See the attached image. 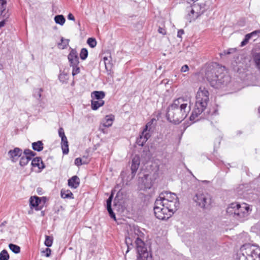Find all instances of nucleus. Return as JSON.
Here are the masks:
<instances>
[{"instance_id": "27", "label": "nucleus", "mask_w": 260, "mask_h": 260, "mask_svg": "<svg viewBox=\"0 0 260 260\" xmlns=\"http://www.w3.org/2000/svg\"><path fill=\"white\" fill-rule=\"evenodd\" d=\"M73 194L69 190H61V197L62 198H73Z\"/></svg>"}, {"instance_id": "17", "label": "nucleus", "mask_w": 260, "mask_h": 260, "mask_svg": "<svg viewBox=\"0 0 260 260\" xmlns=\"http://www.w3.org/2000/svg\"><path fill=\"white\" fill-rule=\"evenodd\" d=\"M142 183L144 185L145 188H150L152 186V181L149 175L147 174L145 175L142 178Z\"/></svg>"}, {"instance_id": "31", "label": "nucleus", "mask_w": 260, "mask_h": 260, "mask_svg": "<svg viewBox=\"0 0 260 260\" xmlns=\"http://www.w3.org/2000/svg\"><path fill=\"white\" fill-rule=\"evenodd\" d=\"M9 254L5 249L3 250L0 253V260H8Z\"/></svg>"}, {"instance_id": "44", "label": "nucleus", "mask_w": 260, "mask_h": 260, "mask_svg": "<svg viewBox=\"0 0 260 260\" xmlns=\"http://www.w3.org/2000/svg\"><path fill=\"white\" fill-rule=\"evenodd\" d=\"M84 164H85V162H83L82 159L81 158H77L75 160V164L77 166H81Z\"/></svg>"}, {"instance_id": "16", "label": "nucleus", "mask_w": 260, "mask_h": 260, "mask_svg": "<svg viewBox=\"0 0 260 260\" xmlns=\"http://www.w3.org/2000/svg\"><path fill=\"white\" fill-rule=\"evenodd\" d=\"M115 117L112 114L106 115L102 121V124L104 127H110L112 124Z\"/></svg>"}, {"instance_id": "20", "label": "nucleus", "mask_w": 260, "mask_h": 260, "mask_svg": "<svg viewBox=\"0 0 260 260\" xmlns=\"http://www.w3.org/2000/svg\"><path fill=\"white\" fill-rule=\"evenodd\" d=\"M259 33H260V30H257L253 31L250 34H246L245 36L244 39L243 40V41H242V42L241 43V46H244L246 45L252 37H253L255 35H256L257 34H259Z\"/></svg>"}, {"instance_id": "49", "label": "nucleus", "mask_w": 260, "mask_h": 260, "mask_svg": "<svg viewBox=\"0 0 260 260\" xmlns=\"http://www.w3.org/2000/svg\"><path fill=\"white\" fill-rule=\"evenodd\" d=\"M189 68L187 65H184L182 67L181 71L182 72H186L188 70Z\"/></svg>"}, {"instance_id": "4", "label": "nucleus", "mask_w": 260, "mask_h": 260, "mask_svg": "<svg viewBox=\"0 0 260 260\" xmlns=\"http://www.w3.org/2000/svg\"><path fill=\"white\" fill-rule=\"evenodd\" d=\"M237 260H260V247L246 243L243 245L237 253Z\"/></svg>"}, {"instance_id": "54", "label": "nucleus", "mask_w": 260, "mask_h": 260, "mask_svg": "<svg viewBox=\"0 0 260 260\" xmlns=\"http://www.w3.org/2000/svg\"><path fill=\"white\" fill-rule=\"evenodd\" d=\"M5 24V20H3L2 21L0 22V28L2 27H3Z\"/></svg>"}, {"instance_id": "7", "label": "nucleus", "mask_w": 260, "mask_h": 260, "mask_svg": "<svg viewBox=\"0 0 260 260\" xmlns=\"http://www.w3.org/2000/svg\"><path fill=\"white\" fill-rule=\"evenodd\" d=\"M153 210L157 218L160 220H166L169 219L177 210L170 208L169 206H165L162 203L160 204V205H158L157 204V201L156 200Z\"/></svg>"}, {"instance_id": "18", "label": "nucleus", "mask_w": 260, "mask_h": 260, "mask_svg": "<svg viewBox=\"0 0 260 260\" xmlns=\"http://www.w3.org/2000/svg\"><path fill=\"white\" fill-rule=\"evenodd\" d=\"M187 11L188 13L186 15V18L190 22L195 20L199 17L195 12H193L190 7L187 8Z\"/></svg>"}, {"instance_id": "22", "label": "nucleus", "mask_w": 260, "mask_h": 260, "mask_svg": "<svg viewBox=\"0 0 260 260\" xmlns=\"http://www.w3.org/2000/svg\"><path fill=\"white\" fill-rule=\"evenodd\" d=\"M105 102L103 100H95L91 101V108L93 110H98L100 107L104 105Z\"/></svg>"}, {"instance_id": "3", "label": "nucleus", "mask_w": 260, "mask_h": 260, "mask_svg": "<svg viewBox=\"0 0 260 260\" xmlns=\"http://www.w3.org/2000/svg\"><path fill=\"white\" fill-rule=\"evenodd\" d=\"M209 94L205 87H200L197 93L195 108L189 118L191 121L194 120L205 109L209 101Z\"/></svg>"}, {"instance_id": "2", "label": "nucleus", "mask_w": 260, "mask_h": 260, "mask_svg": "<svg viewBox=\"0 0 260 260\" xmlns=\"http://www.w3.org/2000/svg\"><path fill=\"white\" fill-rule=\"evenodd\" d=\"M224 67L218 64L208 68L206 72V77L211 86L215 88H220L230 81V78L223 72Z\"/></svg>"}, {"instance_id": "19", "label": "nucleus", "mask_w": 260, "mask_h": 260, "mask_svg": "<svg viewBox=\"0 0 260 260\" xmlns=\"http://www.w3.org/2000/svg\"><path fill=\"white\" fill-rule=\"evenodd\" d=\"M32 167H37L39 169H43L45 168L44 164L41 157H37L34 158L31 161Z\"/></svg>"}, {"instance_id": "12", "label": "nucleus", "mask_w": 260, "mask_h": 260, "mask_svg": "<svg viewBox=\"0 0 260 260\" xmlns=\"http://www.w3.org/2000/svg\"><path fill=\"white\" fill-rule=\"evenodd\" d=\"M22 150L18 147L15 148L13 150H10L8 152V155L13 162H16L18 158L22 156Z\"/></svg>"}, {"instance_id": "40", "label": "nucleus", "mask_w": 260, "mask_h": 260, "mask_svg": "<svg viewBox=\"0 0 260 260\" xmlns=\"http://www.w3.org/2000/svg\"><path fill=\"white\" fill-rule=\"evenodd\" d=\"M42 88H38L35 90L34 95L35 98L39 100L42 96Z\"/></svg>"}, {"instance_id": "11", "label": "nucleus", "mask_w": 260, "mask_h": 260, "mask_svg": "<svg viewBox=\"0 0 260 260\" xmlns=\"http://www.w3.org/2000/svg\"><path fill=\"white\" fill-rule=\"evenodd\" d=\"M68 58L70 62V66L79 65V61L78 54L75 49H72L68 56Z\"/></svg>"}, {"instance_id": "1", "label": "nucleus", "mask_w": 260, "mask_h": 260, "mask_svg": "<svg viewBox=\"0 0 260 260\" xmlns=\"http://www.w3.org/2000/svg\"><path fill=\"white\" fill-rule=\"evenodd\" d=\"M190 110L188 101L183 98L175 100L169 106L167 113L168 120L175 124H178L184 120Z\"/></svg>"}, {"instance_id": "24", "label": "nucleus", "mask_w": 260, "mask_h": 260, "mask_svg": "<svg viewBox=\"0 0 260 260\" xmlns=\"http://www.w3.org/2000/svg\"><path fill=\"white\" fill-rule=\"evenodd\" d=\"M105 96V92L102 91H94L91 93V96L96 100H103Z\"/></svg>"}, {"instance_id": "10", "label": "nucleus", "mask_w": 260, "mask_h": 260, "mask_svg": "<svg viewBox=\"0 0 260 260\" xmlns=\"http://www.w3.org/2000/svg\"><path fill=\"white\" fill-rule=\"evenodd\" d=\"M136 246L138 254L142 257H148V252L147 248L145 247L144 242L141 239V238L137 237L136 239L134 240Z\"/></svg>"}, {"instance_id": "13", "label": "nucleus", "mask_w": 260, "mask_h": 260, "mask_svg": "<svg viewBox=\"0 0 260 260\" xmlns=\"http://www.w3.org/2000/svg\"><path fill=\"white\" fill-rule=\"evenodd\" d=\"M41 198L37 196L31 197L29 199L30 208H35L37 210H41L39 205L41 203Z\"/></svg>"}, {"instance_id": "45", "label": "nucleus", "mask_w": 260, "mask_h": 260, "mask_svg": "<svg viewBox=\"0 0 260 260\" xmlns=\"http://www.w3.org/2000/svg\"><path fill=\"white\" fill-rule=\"evenodd\" d=\"M58 134L61 139H62L63 137H66L64 134V130L63 128L60 127L58 129Z\"/></svg>"}, {"instance_id": "46", "label": "nucleus", "mask_w": 260, "mask_h": 260, "mask_svg": "<svg viewBox=\"0 0 260 260\" xmlns=\"http://www.w3.org/2000/svg\"><path fill=\"white\" fill-rule=\"evenodd\" d=\"M107 210L109 213L110 217L112 218H113L114 220H115L116 219L115 215L114 213L113 212L112 208H111V210H110L109 208H108Z\"/></svg>"}, {"instance_id": "47", "label": "nucleus", "mask_w": 260, "mask_h": 260, "mask_svg": "<svg viewBox=\"0 0 260 260\" xmlns=\"http://www.w3.org/2000/svg\"><path fill=\"white\" fill-rule=\"evenodd\" d=\"M51 249L49 248H46V249L43 251L45 253V255L47 257H49L51 254Z\"/></svg>"}, {"instance_id": "5", "label": "nucleus", "mask_w": 260, "mask_h": 260, "mask_svg": "<svg viewBox=\"0 0 260 260\" xmlns=\"http://www.w3.org/2000/svg\"><path fill=\"white\" fill-rule=\"evenodd\" d=\"M251 211L249 206L246 203L239 204L237 203L231 204L226 209V213L236 219L243 221Z\"/></svg>"}, {"instance_id": "25", "label": "nucleus", "mask_w": 260, "mask_h": 260, "mask_svg": "<svg viewBox=\"0 0 260 260\" xmlns=\"http://www.w3.org/2000/svg\"><path fill=\"white\" fill-rule=\"evenodd\" d=\"M7 2L6 0H0V16L5 17L6 14Z\"/></svg>"}, {"instance_id": "38", "label": "nucleus", "mask_w": 260, "mask_h": 260, "mask_svg": "<svg viewBox=\"0 0 260 260\" xmlns=\"http://www.w3.org/2000/svg\"><path fill=\"white\" fill-rule=\"evenodd\" d=\"M254 60L257 68L260 69V53H256L254 55Z\"/></svg>"}, {"instance_id": "48", "label": "nucleus", "mask_w": 260, "mask_h": 260, "mask_svg": "<svg viewBox=\"0 0 260 260\" xmlns=\"http://www.w3.org/2000/svg\"><path fill=\"white\" fill-rule=\"evenodd\" d=\"M234 51V49H229L227 51H224L223 52V53L220 54V55H222L230 54L231 53V52H232L231 51Z\"/></svg>"}, {"instance_id": "29", "label": "nucleus", "mask_w": 260, "mask_h": 260, "mask_svg": "<svg viewBox=\"0 0 260 260\" xmlns=\"http://www.w3.org/2000/svg\"><path fill=\"white\" fill-rule=\"evenodd\" d=\"M55 22L61 25H62L65 22V18L63 15H58L55 16Z\"/></svg>"}, {"instance_id": "15", "label": "nucleus", "mask_w": 260, "mask_h": 260, "mask_svg": "<svg viewBox=\"0 0 260 260\" xmlns=\"http://www.w3.org/2000/svg\"><path fill=\"white\" fill-rule=\"evenodd\" d=\"M80 184V179L77 176H74L68 180V185L72 188H77Z\"/></svg>"}, {"instance_id": "50", "label": "nucleus", "mask_w": 260, "mask_h": 260, "mask_svg": "<svg viewBox=\"0 0 260 260\" xmlns=\"http://www.w3.org/2000/svg\"><path fill=\"white\" fill-rule=\"evenodd\" d=\"M184 34V30L183 29H180L178 31L177 37L181 38V36Z\"/></svg>"}, {"instance_id": "36", "label": "nucleus", "mask_w": 260, "mask_h": 260, "mask_svg": "<svg viewBox=\"0 0 260 260\" xmlns=\"http://www.w3.org/2000/svg\"><path fill=\"white\" fill-rule=\"evenodd\" d=\"M69 40L68 39H64L63 38H61V43L58 44L60 48L64 49L69 44Z\"/></svg>"}, {"instance_id": "37", "label": "nucleus", "mask_w": 260, "mask_h": 260, "mask_svg": "<svg viewBox=\"0 0 260 260\" xmlns=\"http://www.w3.org/2000/svg\"><path fill=\"white\" fill-rule=\"evenodd\" d=\"M52 241H53V239L52 237L48 236H46V238H45V245L47 247H49L51 246V245L52 244Z\"/></svg>"}, {"instance_id": "51", "label": "nucleus", "mask_w": 260, "mask_h": 260, "mask_svg": "<svg viewBox=\"0 0 260 260\" xmlns=\"http://www.w3.org/2000/svg\"><path fill=\"white\" fill-rule=\"evenodd\" d=\"M68 19L71 20H75V17L71 13H69L68 15Z\"/></svg>"}, {"instance_id": "9", "label": "nucleus", "mask_w": 260, "mask_h": 260, "mask_svg": "<svg viewBox=\"0 0 260 260\" xmlns=\"http://www.w3.org/2000/svg\"><path fill=\"white\" fill-rule=\"evenodd\" d=\"M144 234L140 230L137 226H130L128 230L127 236L125 238V243L127 246L126 253L133 247V242L134 240L136 239L137 237L141 238L143 237Z\"/></svg>"}, {"instance_id": "34", "label": "nucleus", "mask_w": 260, "mask_h": 260, "mask_svg": "<svg viewBox=\"0 0 260 260\" xmlns=\"http://www.w3.org/2000/svg\"><path fill=\"white\" fill-rule=\"evenodd\" d=\"M154 121H155V119L153 118L150 121L147 122L145 126V129H148L149 132L151 131L154 128L153 122Z\"/></svg>"}, {"instance_id": "28", "label": "nucleus", "mask_w": 260, "mask_h": 260, "mask_svg": "<svg viewBox=\"0 0 260 260\" xmlns=\"http://www.w3.org/2000/svg\"><path fill=\"white\" fill-rule=\"evenodd\" d=\"M31 159V158L30 156H21L19 164L21 166L23 167L26 165L30 160Z\"/></svg>"}, {"instance_id": "39", "label": "nucleus", "mask_w": 260, "mask_h": 260, "mask_svg": "<svg viewBox=\"0 0 260 260\" xmlns=\"http://www.w3.org/2000/svg\"><path fill=\"white\" fill-rule=\"evenodd\" d=\"M71 67H72V75L73 76L80 73V69L79 65L72 66Z\"/></svg>"}, {"instance_id": "32", "label": "nucleus", "mask_w": 260, "mask_h": 260, "mask_svg": "<svg viewBox=\"0 0 260 260\" xmlns=\"http://www.w3.org/2000/svg\"><path fill=\"white\" fill-rule=\"evenodd\" d=\"M141 136L143 137L144 141H147L148 139L150 137L151 135L148 129H144Z\"/></svg>"}, {"instance_id": "30", "label": "nucleus", "mask_w": 260, "mask_h": 260, "mask_svg": "<svg viewBox=\"0 0 260 260\" xmlns=\"http://www.w3.org/2000/svg\"><path fill=\"white\" fill-rule=\"evenodd\" d=\"M9 247L14 253L17 254L20 252V247L17 245L11 243L9 244Z\"/></svg>"}, {"instance_id": "8", "label": "nucleus", "mask_w": 260, "mask_h": 260, "mask_svg": "<svg viewBox=\"0 0 260 260\" xmlns=\"http://www.w3.org/2000/svg\"><path fill=\"white\" fill-rule=\"evenodd\" d=\"M193 201L197 205L204 210H209L213 203L210 194L206 192L199 191L193 198Z\"/></svg>"}, {"instance_id": "43", "label": "nucleus", "mask_w": 260, "mask_h": 260, "mask_svg": "<svg viewBox=\"0 0 260 260\" xmlns=\"http://www.w3.org/2000/svg\"><path fill=\"white\" fill-rule=\"evenodd\" d=\"M112 198L113 195L111 194L107 200V209L109 208L110 210H111Z\"/></svg>"}, {"instance_id": "42", "label": "nucleus", "mask_w": 260, "mask_h": 260, "mask_svg": "<svg viewBox=\"0 0 260 260\" xmlns=\"http://www.w3.org/2000/svg\"><path fill=\"white\" fill-rule=\"evenodd\" d=\"M146 141H144L143 137L140 135V137L137 139V143L140 146H143L144 144L146 143Z\"/></svg>"}, {"instance_id": "26", "label": "nucleus", "mask_w": 260, "mask_h": 260, "mask_svg": "<svg viewBox=\"0 0 260 260\" xmlns=\"http://www.w3.org/2000/svg\"><path fill=\"white\" fill-rule=\"evenodd\" d=\"M32 148L35 151H41L43 149V143L41 141H38L32 143Z\"/></svg>"}, {"instance_id": "53", "label": "nucleus", "mask_w": 260, "mask_h": 260, "mask_svg": "<svg viewBox=\"0 0 260 260\" xmlns=\"http://www.w3.org/2000/svg\"><path fill=\"white\" fill-rule=\"evenodd\" d=\"M147 257L140 256V255H138V260H147L146 259Z\"/></svg>"}, {"instance_id": "41", "label": "nucleus", "mask_w": 260, "mask_h": 260, "mask_svg": "<svg viewBox=\"0 0 260 260\" xmlns=\"http://www.w3.org/2000/svg\"><path fill=\"white\" fill-rule=\"evenodd\" d=\"M24 156H30L32 158V156H34L36 153L30 149H25L24 151Z\"/></svg>"}, {"instance_id": "14", "label": "nucleus", "mask_w": 260, "mask_h": 260, "mask_svg": "<svg viewBox=\"0 0 260 260\" xmlns=\"http://www.w3.org/2000/svg\"><path fill=\"white\" fill-rule=\"evenodd\" d=\"M140 162V157L138 155H135L132 159L131 166V170L133 176L135 175V174L139 167Z\"/></svg>"}, {"instance_id": "33", "label": "nucleus", "mask_w": 260, "mask_h": 260, "mask_svg": "<svg viewBox=\"0 0 260 260\" xmlns=\"http://www.w3.org/2000/svg\"><path fill=\"white\" fill-rule=\"evenodd\" d=\"M87 43L91 48H94L96 46L97 42L95 39L89 38L87 39Z\"/></svg>"}, {"instance_id": "21", "label": "nucleus", "mask_w": 260, "mask_h": 260, "mask_svg": "<svg viewBox=\"0 0 260 260\" xmlns=\"http://www.w3.org/2000/svg\"><path fill=\"white\" fill-rule=\"evenodd\" d=\"M61 149L63 154H67L69 153L68 141L66 137L61 139Z\"/></svg>"}, {"instance_id": "6", "label": "nucleus", "mask_w": 260, "mask_h": 260, "mask_svg": "<svg viewBox=\"0 0 260 260\" xmlns=\"http://www.w3.org/2000/svg\"><path fill=\"white\" fill-rule=\"evenodd\" d=\"M157 199V204L160 205V204H163L165 206H169L170 208L177 210L179 207V201L176 195L168 191L161 192Z\"/></svg>"}, {"instance_id": "55", "label": "nucleus", "mask_w": 260, "mask_h": 260, "mask_svg": "<svg viewBox=\"0 0 260 260\" xmlns=\"http://www.w3.org/2000/svg\"><path fill=\"white\" fill-rule=\"evenodd\" d=\"M66 75L65 74H60L59 76V80L60 81L62 80V77H63V76H64Z\"/></svg>"}, {"instance_id": "52", "label": "nucleus", "mask_w": 260, "mask_h": 260, "mask_svg": "<svg viewBox=\"0 0 260 260\" xmlns=\"http://www.w3.org/2000/svg\"><path fill=\"white\" fill-rule=\"evenodd\" d=\"M158 32L160 34H161L162 35H165L166 33V31L165 29H163L162 28L159 27L158 30Z\"/></svg>"}, {"instance_id": "23", "label": "nucleus", "mask_w": 260, "mask_h": 260, "mask_svg": "<svg viewBox=\"0 0 260 260\" xmlns=\"http://www.w3.org/2000/svg\"><path fill=\"white\" fill-rule=\"evenodd\" d=\"M190 7L192 9L193 12H195L199 16H201L203 13V10H202V7L201 5L193 4Z\"/></svg>"}, {"instance_id": "35", "label": "nucleus", "mask_w": 260, "mask_h": 260, "mask_svg": "<svg viewBox=\"0 0 260 260\" xmlns=\"http://www.w3.org/2000/svg\"><path fill=\"white\" fill-rule=\"evenodd\" d=\"M88 56V51L86 48H82L80 53V57L82 60H85Z\"/></svg>"}, {"instance_id": "56", "label": "nucleus", "mask_w": 260, "mask_h": 260, "mask_svg": "<svg viewBox=\"0 0 260 260\" xmlns=\"http://www.w3.org/2000/svg\"><path fill=\"white\" fill-rule=\"evenodd\" d=\"M259 110H260V107H259Z\"/></svg>"}]
</instances>
